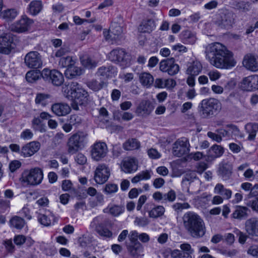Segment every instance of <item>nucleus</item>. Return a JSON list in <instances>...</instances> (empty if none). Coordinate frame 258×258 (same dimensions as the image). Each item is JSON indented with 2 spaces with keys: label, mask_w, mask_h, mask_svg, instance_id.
Masks as SVG:
<instances>
[{
  "label": "nucleus",
  "mask_w": 258,
  "mask_h": 258,
  "mask_svg": "<svg viewBox=\"0 0 258 258\" xmlns=\"http://www.w3.org/2000/svg\"><path fill=\"white\" fill-rule=\"evenodd\" d=\"M37 218L39 222L44 226H48L51 224L50 218L44 214L38 213Z\"/></svg>",
  "instance_id": "56"
},
{
  "label": "nucleus",
  "mask_w": 258,
  "mask_h": 258,
  "mask_svg": "<svg viewBox=\"0 0 258 258\" xmlns=\"http://www.w3.org/2000/svg\"><path fill=\"white\" fill-rule=\"evenodd\" d=\"M42 77L46 81H51L55 86H60L64 81L62 74L57 70L44 69L41 72Z\"/></svg>",
  "instance_id": "9"
},
{
  "label": "nucleus",
  "mask_w": 258,
  "mask_h": 258,
  "mask_svg": "<svg viewBox=\"0 0 258 258\" xmlns=\"http://www.w3.org/2000/svg\"><path fill=\"white\" fill-rule=\"evenodd\" d=\"M87 86L94 91H98L103 88L104 82L102 81L100 82L96 80H92L87 83Z\"/></svg>",
  "instance_id": "49"
},
{
  "label": "nucleus",
  "mask_w": 258,
  "mask_h": 258,
  "mask_svg": "<svg viewBox=\"0 0 258 258\" xmlns=\"http://www.w3.org/2000/svg\"><path fill=\"white\" fill-rule=\"evenodd\" d=\"M3 244L8 253L12 254L15 252V246L13 243L12 239H6L3 241Z\"/></svg>",
  "instance_id": "51"
},
{
  "label": "nucleus",
  "mask_w": 258,
  "mask_h": 258,
  "mask_svg": "<svg viewBox=\"0 0 258 258\" xmlns=\"http://www.w3.org/2000/svg\"><path fill=\"white\" fill-rule=\"evenodd\" d=\"M140 147V142L135 138L128 139L123 144V149L126 151H132L138 149Z\"/></svg>",
  "instance_id": "35"
},
{
  "label": "nucleus",
  "mask_w": 258,
  "mask_h": 258,
  "mask_svg": "<svg viewBox=\"0 0 258 258\" xmlns=\"http://www.w3.org/2000/svg\"><path fill=\"white\" fill-rule=\"evenodd\" d=\"M32 127L36 131H39L41 133L45 132V129L42 127L41 120L39 117H35L32 121Z\"/></svg>",
  "instance_id": "53"
},
{
  "label": "nucleus",
  "mask_w": 258,
  "mask_h": 258,
  "mask_svg": "<svg viewBox=\"0 0 258 258\" xmlns=\"http://www.w3.org/2000/svg\"><path fill=\"white\" fill-rule=\"evenodd\" d=\"M245 128L246 132L248 134V140H253L256 132L258 131V123H247L245 125Z\"/></svg>",
  "instance_id": "41"
},
{
  "label": "nucleus",
  "mask_w": 258,
  "mask_h": 258,
  "mask_svg": "<svg viewBox=\"0 0 258 258\" xmlns=\"http://www.w3.org/2000/svg\"><path fill=\"white\" fill-rule=\"evenodd\" d=\"M205 52L210 64L217 68L229 69L236 65L232 53L220 43L209 44Z\"/></svg>",
  "instance_id": "1"
},
{
  "label": "nucleus",
  "mask_w": 258,
  "mask_h": 258,
  "mask_svg": "<svg viewBox=\"0 0 258 258\" xmlns=\"http://www.w3.org/2000/svg\"><path fill=\"white\" fill-rule=\"evenodd\" d=\"M125 245L127 252L132 258H141L144 255V247L141 243Z\"/></svg>",
  "instance_id": "21"
},
{
  "label": "nucleus",
  "mask_w": 258,
  "mask_h": 258,
  "mask_svg": "<svg viewBox=\"0 0 258 258\" xmlns=\"http://www.w3.org/2000/svg\"><path fill=\"white\" fill-rule=\"evenodd\" d=\"M88 134L84 132H78L69 138L68 143V152L75 154L84 147Z\"/></svg>",
  "instance_id": "5"
},
{
  "label": "nucleus",
  "mask_w": 258,
  "mask_h": 258,
  "mask_svg": "<svg viewBox=\"0 0 258 258\" xmlns=\"http://www.w3.org/2000/svg\"><path fill=\"white\" fill-rule=\"evenodd\" d=\"M100 218L96 217L93 219L91 223V226L95 227L97 232L101 236L110 237L112 232L107 228H103L101 224H99Z\"/></svg>",
  "instance_id": "25"
},
{
  "label": "nucleus",
  "mask_w": 258,
  "mask_h": 258,
  "mask_svg": "<svg viewBox=\"0 0 258 258\" xmlns=\"http://www.w3.org/2000/svg\"><path fill=\"white\" fill-rule=\"evenodd\" d=\"M109 59L121 65H126L130 60V56L123 49L116 48L113 49L109 54Z\"/></svg>",
  "instance_id": "12"
},
{
  "label": "nucleus",
  "mask_w": 258,
  "mask_h": 258,
  "mask_svg": "<svg viewBox=\"0 0 258 258\" xmlns=\"http://www.w3.org/2000/svg\"><path fill=\"white\" fill-rule=\"evenodd\" d=\"M41 1L35 0L31 2L28 7V12L32 15L35 16L40 12L42 9Z\"/></svg>",
  "instance_id": "33"
},
{
  "label": "nucleus",
  "mask_w": 258,
  "mask_h": 258,
  "mask_svg": "<svg viewBox=\"0 0 258 258\" xmlns=\"http://www.w3.org/2000/svg\"><path fill=\"white\" fill-rule=\"evenodd\" d=\"M21 181L27 185L35 186L40 184L43 179V172L39 167L25 170L21 175Z\"/></svg>",
  "instance_id": "4"
},
{
  "label": "nucleus",
  "mask_w": 258,
  "mask_h": 258,
  "mask_svg": "<svg viewBox=\"0 0 258 258\" xmlns=\"http://www.w3.org/2000/svg\"><path fill=\"white\" fill-rule=\"evenodd\" d=\"M172 207L176 213H178L181 212L183 210L189 209L190 206L187 203H176L172 206Z\"/></svg>",
  "instance_id": "52"
},
{
  "label": "nucleus",
  "mask_w": 258,
  "mask_h": 258,
  "mask_svg": "<svg viewBox=\"0 0 258 258\" xmlns=\"http://www.w3.org/2000/svg\"><path fill=\"white\" fill-rule=\"evenodd\" d=\"M110 175L109 168L104 164H99L96 168L94 178L98 184H103L107 181Z\"/></svg>",
  "instance_id": "13"
},
{
  "label": "nucleus",
  "mask_w": 258,
  "mask_h": 258,
  "mask_svg": "<svg viewBox=\"0 0 258 258\" xmlns=\"http://www.w3.org/2000/svg\"><path fill=\"white\" fill-rule=\"evenodd\" d=\"M81 74V70L80 68L72 65L67 69L64 75L67 78L72 79L77 76Z\"/></svg>",
  "instance_id": "40"
},
{
  "label": "nucleus",
  "mask_w": 258,
  "mask_h": 258,
  "mask_svg": "<svg viewBox=\"0 0 258 258\" xmlns=\"http://www.w3.org/2000/svg\"><path fill=\"white\" fill-rule=\"evenodd\" d=\"M236 234L238 236L239 242L242 244L245 243L247 238L249 237L247 233H244L238 229L236 230Z\"/></svg>",
  "instance_id": "63"
},
{
  "label": "nucleus",
  "mask_w": 258,
  "mask_h": 258,
  "mask_svg": "<svg viewBox=\"0 0 258 258\" xmlns=\"http://www.w3.org/2000/svg\"><path fill=\"white\" fill-rule=\"evenodd\" d=\"M129 242H125V245L132 244L133 243H140L138 240L139 238V234L136 231H132L128 235Z\"/></svg>",
  "instance_id": "55"
},
{
  "label": "nucleus",
  "mask_w": 258,
  "mask_h": 258,
  "mask_svg": "<svg viewBox=\"0 0 258 258\" xmlns=\"http://www.w3.org/2000/svg\"><path fill=\"white\" fill-rule=\"evenodd\" d=\"M242 90L253 91L258 89V75H253L243 79L240 84Z\"/></svg>",
  "instance_id": "14"
},
{
  "label": "nucleus",
  "mask_w": 258,
  "mask_h": 258,
  "mask_svg": "<svg viewBox=\"0 0 258 258\" xmlns=\"http://www.w3.org/2000/svg\"><path fill=\"white\" fill-rule=\"evenodd\" d=\"M214 192L221 195L224 199H229L231 197L232 191L224 187L221 183H218L214 188Z\"/></svg>",
  "instance_id": "32"
},
{
  "label": "nucleus",
  "mask_w": 258,
  "mask_h": 258,
  "mask_svg": "<svg viewBox=\"0 0 258 258\" xmlns=\"http://www.w3.org/2000/svg\"><path fill=\"white\" fill-rule=\"evenodd\" d=\"M50 98V96L48 94L38 93L36 95L35 101L36 104L44 106L48 103Z\"/></svg>",
  "instance_id": "48"
},
{
  "label": "nucleus",
  "mask_w": 258,
  "mask_h": 258,
  "mask_svg": "<svg viewBox=\"0 0 258 258\" xmlns=\"http://www.w3.org/2000/svg\"><path fill=\"white\" fill-rule=\"evenodd\" d=\"M181 35L182 41L184 43L194 44L196 41L197 38L195 35L190 31H183Z\"/></svg>",
  "instance_id": "37"
},
{
  "label": "nucleus",
  "mask_w": 258,
  "mask_h": 258,
  "mask_svg": "<svg viewBox=\"0 0 258 258\" xmlns=\"http://www.w3.org/2000/svg\"><path fill=\"white\" fill-rule=\"evenodd\" d=\"M40 143L38 141H32L27 143L21 148V156L29 157L33 155L40 148Z\"/></svg>",
  "instance_id": "18"
},
{
  "label": "nucleus",
  "mask_w": 258,
  "mask_h": 258,
  "mask_svg": "<svg viewBox=\"0 0 258 258\" xmlns=\"http://www.w3.org/2000/svg\"><path fill=\"white\" fill-rule=\"evenodd\" d=\"M62 92L66 98L72 101V107L74 110H79V106L84 105L87 101L88 92L76 82L63 85Z\"/></svg>",
  "instance_id": "2"
},
{
  "label": "nucleus",
  "mask_w": 258,
  "mask_h": 258,
  "mask_svg": "<svg viewBox=\"0 0 258 258\" xmlns=\"http://www.w3.org/2000/svg\"><path fill=\"white\" fill-rule=\"evenodd\" d=\"M181 252H194V249L188 243H183L180 245Z\"/></svg>",
  "instance_id": "64"
},
{
  "label": "nucleus",
  "mask_w": 258,
  "mask_h": 258,
  "mask_svg": "<svg viewBox=\"0 0 258 258\" xmlns=\"http://www.w3.org/2000/svg\"><path fill=\"white\" fill-rule=\"evenodd\" d=\"M153 110L152 103L148 100H143L137 108V113L139 115L147 116L151 113Z\"/></svg>",
  "instance_id": "26"
},
{
  "label": "nucleus",
  "mask_w": 258,
  "mask_h": 258,
  "mask_svg": "<svg viewBox=\"0 0 258 258\" xmlns=\"http://www.w3.org/2000/svg\"><path fill=\"white\" fill-rule=\"evenodd\" d=\"M247 207H250L253 211L258 213V198L249 200L247 203Z\"/></svg>",
  "instance_id": "60"
},
{
  "label": "nucleus",
  "mask_w": 258,
  "mask_h": 258,
  "mask_svg": "<svg viewBox=\"0 0 258 258\" xmlns=\"http://www.w3.org/2000/svg\"><path fill=\"white\" fill-rule=\"evenodd\" d=\"M107 152V146L104 142H97L92 147L91 156L92 158L96 161H99L104 158Z\"/></svg>",
  "instance_id": "16"
},
{
  "label": "nucleus",
  "mask_w": 258,
  "mask_h": 258,
  "mask_svg": "<svg viewBox=\"0 0 258 258\" xmlns=\"http://www.w3.org/2000/svg\"><path fill=\"white\" fill-rule=\"evenodd\" d=\"M42 77L41 72L39 71H30L26 75V79L29 83H34Z\"/></svg>",
  "instance_id": "47"
},
{
  "label": "nucleus",
  "mask_w": 258,
  "mask_h": 258,
  "mask_svg": "<svg viewBox=\"0 0 258 258\" xmlns=\"http://www.w3.org/2000/svg\"><path fill=\"white\" fill-rule=\"evenodd\" d=\"M80 59L82 64L86 68L93 69L97 66V62L89 56H83Z\"/></svg>",
  "instance_id": "42"
},
{
  "label": "nucleus",
  "mask_w": 258,
  "mask_h": 258,
  "mask_svg": "<svg viewBox=\"0 0 258 258\" xmlns=\"http://www.w3.org/2000/svg\"><path fill=\"white\" fill-rule=\"evenodd\" d=\"M165 212V208L162 206H157L149 211V216L151 218H156L162 216Z\"/></svg>",
  "instance_id": "43"
},
{
  "label": "nucleus",
  "mask_w": 258,
  "mask_h": 258,
  "mask_svg": "<svg viewBox=\"0 0 258 258\" xmlns=\"http://www.w3.org/2000/svg\"><path fill=\"white\" fill-rule=\"evenodd\" d=\"M123 211L124 208L123 206L116 205H109L103 210L104 213H109L114 217L119 216Z\"/></svg>",
  "instance_id": "31"
},
{
  "label": "nucleus",
  "mask_w": 258,
  "mask_h": 258,
  "mask_svg": "<svg viewBox=\"0 0 258 258\" xmlns=\"http://www.w3.org/2000/svg\"><path fill=\"white\" fill-rule=\"evenodd\" d=\"M10 201L7 200H0V211L4 213L10 209Z\"/></svg>",
  "instance_id": "59"
},
{
  "label": "nucleus",
  "mask_w": 258,
  "mask_h": 258,
  "mask_svg": "<svg viewBox=\"0 0 258 258\" xmlns=\"http://www.w3.org/2000/svg\"><path fill=\"white\" fill-rule=\"evenodd\" d=\"M164 202H173L176 199V193L173 189H170L167 193L164 194Z\"/></svg>",
  "instance_id": "58"
},
{
  "label": "nucleus",
  "mask_w": 258,
  "mask_h": 258,
  "mask_svg": "<svg viewBox=\"0 0 258 258\" xmlns=\"http://www.w3.org/2000/svg\"><path fill=\"white\" fill-rule=\"evenodd\" d=\"M24 63L30 69L41 68L43 66L42 56L37 51H31L25 55Z\"/></svg>",
  "instance_id": "8"
},
{
  "label": "nucleus",
  "mask_w": 258,
  "mask_h": 258,
  "mask_svg": "<svg viewBox=\"0 0 258 258\" xmlns=\"http://www.w3.org/2000/svg\"><path fill=\"white\" fill-rule=\"evenodd\" d=\"M121 170L126 173L135 172L138 169V162L134 158H129L122 161Z\"/></svg>",
  "instance_id": "24"
},
{
  "label": "nucleus",
  "mask_w": 258,
  "mask_h": 258,
  "mask_svg": "<svg viewBox=\"0 0 258 258\" xmlns=\"http://www.w3.org/2000/svg\"><path fill=\"white\" fill-rule=\"evenodd\" d=\"M159 70L166 73L170 76H174L179 71V66L175 63L174 58H167L162 60L159 63Z\"/></svg>",
  "instance_id": "11"
},
{
  "label": "nucleus",
  "mask_w": 258,
  "mask_h": 258,
  "mask_svg": "<svg viewBox=\"0 0 258 258\" xmlns=\"http://www.w3.org/2000/svg\"><path fill=\"white\" fill-rule=\"evenodd\" d=\"M221 18L220 25L228 29L232 26L234 21L233 16L232 13H228L223 14L221 16Z\"/></svg>",
  "instance_id": "38"
},
{
  "label": "nucleus",
  "mask_w": 258,
  "mask_h": 258,
  "mask_svg": "<svg viewBox=\"0 0 258 258\" xmlns=\"http://www.w3.org/2000/svg\"><path fill=\"white\" fill-rule=\"evenodd\" d=\"M202 69L203 66L201 63L196 60L188 64L186 73L189 75L197 76L202 71Z\"/></svg>",
  "instance_id": "30"
},
{
  "label": "nucleus",
  "mask_w": 258,
  "mask_h": 258,
  "mask_svg": "<svg viewBox=\"0 0 258 258\" xmlns=\"http://www.w3.org/2000/svg\"><path fill=\"white\" fill-rule=\"evenodd\" d=\"M33 22V20L28 17H22L20 20L11 25V29L12 31L17 33L25 32L29 30Z\"/></svg>",
  "instance_id": "15"
},
{
  "label": "nucleus",
  "mask_w": 258,
  "mask_h": 258,
  "mask_svg": "<svg viewBox=\"0 0 258 258\" xmlns=\"http://www.w3.org/2000/svg\"><path fill=\"white\" fill-rule=\"evenodd\" d=\"M248 209L247 207L237 206L231 215V218L241 220L248 216Z\"/></svg>",
  "instance_id": "29"
},
{
  "label": "nucleus",
  "mask_w": 258,
  "mask_h": 258,
  "mask_svg": "<svg viewBox=\"0 0 258 258\" xmlns=\"http://www.w3.org/2000/svg\"><path fill=\"white\" fill-rule=\"evenodd\" d=\"M118 186L114 183H108L104 186L103 191L106 195H111L118 190Z\"/></svg>",
  "instance_id": "50"
},
{
  "label": "nucleus",
  "mask_w": 258,
  "mask_h": 258,
  "mask_svg": "<svg viewBox=\"0 0 258 258\" xmlns=\"http://www.w3.org/2000/svg\"><path fill=\"white\" fill-rule=\"evenodd\" d=\"M185 230L195 238L202 237L206 233V226L203 220L193 212L185 213L182 217Z\"/></svg>",
  "instance_id": "3"
},
{
  "label": "nucleus",
  "mask_w": 258,
  "mask_h": 258,
  "mask_svg": "<svg viewBox=\"0 0 258 258\" xmlns=\"http://www.w3.org/2000/svg\"><path fill=\"white\" fill-rule=\"evenodd\" d=\"M140 83L147 87H150L154 82V78L149 73L144 72L141 73L139 76Z\"/></svg>",
  "instance_id": "34"
},
{
  "label": "nucleus",
  "mask_w": 258,
  "mask_h": 258,
  "mask_svg": "<svg viewBox=\"0 0 258 258\" xmlns=\"http://www.w3.org/2000/svg\"><path fill=\"white\" fill-rule=\"evenodd\" d=\"M83 119L80 115L77 114H72L70 116L69 122L71 124L76 127L79 126L82 123Z\"/></svg>",
  "instance_id": "54"
},
{
  "label": "nucleus",
  "mask_w": 258,
  "mask_h": 258,
  "mask_svg": "<svg viewBox=\"0 0 258 258\" xmlns=\"http://www.w3.org/2000/svg\"><path fill=\"white\" fill-rule=\"evenodd\" d=\"M200 105L201 115L204 118L213 115L221 109L219 101L213 98L203 100Z\"/></svg>",
  "instance_id": "6"
},
{
  "label": "nucleus",
  "mask_w": 258,
  "mask_h": 258,
  "mask_svg": "<svg viewBox=\"0 0 258 258\" xmlns=\"http://www.w3.org/2000/svg\"><path fill=\"white\" fill-rule=\"evenodd\" d=\"M236 7L238 10L242 12L249 11L250 9V4L249 2L240 1L236 3Z\"/></svg>",
  "instance_id": "57"
},
{
  "label": "nucleus",
  "mask_w": 258,
  "mask_h": 258,
  "mask_svg": "<svg viewBox=\"0 0 258 258\" xmlns=\"http://www.w3.org/2000/svg\"><path fill=\"white\" fill-rule=\"evenodd\" d=\"M190 144L188 139L182 137L177 139L172 145V153L178 157L188 154L189 152Z\"/></svg>",
  "instance_id": "7"
},
{
  "label": "nucleus",
  "mask_w": 258,
  "mask_h": 258,
  "mask_svg": "<svg viewBox=\"0 0 258 258\" xmlns=\"http://www.w3.org/2000/svg\"><path fill=\"white\" fill-rule=\"evenodd\" d=\"M15 36L11 33H6L0 36V53L10 54L15 47Z\"/></svg>",
  "instance_id": "10"
},
{
  "label": "nucleus",
  "mask_w": 258,
  "mask_h": 258,
  "mask_svg": "<svg viewBox=\"0 0 258 258\" xmlns=\"http://www.w3.org/2000/svg\"><path fill=\"white\" fill-rule=\"evenodd\" d=\"M224 152V148L222 146L214 145L208 151L207 156L209 160H214L221 157Z\"/></svg>",
  "instance_id": "28"
},
{
  "label": "nucleus",
  "mask_w": 258,
  "mask_h": 258,
  "mask_svg": "<svg viewBox=\"0 0 258 258\" xmlns=\"http://www.w3.org/2000/svg\"><path fill=\"white\" fill-rule=\"evenodd\" d=\"M232 166L228 163H221L219 165V175L224 180H228L232 174Z\"/></svg>",
  "instance_id": "27"
},
{
  "label": "nucleus",
  "mask_w": 258,
  "mask_h": 258,
  "mask_svg": "<svg viewBox=\"0 0 258 258\" xmlns=\"http://www.w3.org/2000/svg\"><path fill=\"white\" fill-rule=\"evenodd\" d=\"M149 157L152 159H157L161 157V154L155 149L151 148L147 151Z\"/></svg>",
  "instance_id": "62"
},
{
  "label": "nucleus",
  "mask_w": 258,
  "mask_h": 258,
  "mask_svg": "<svg viewBox=\"0 0 258 258\" xmlns=\"http://www.w3.org/2000/svg\"><path fill=\"white\" fill-rule=\"evenodd\" d=\"M155 27V22L152 19H149L142 23L140 25L139 30L142 32H150Z\"/></svg>",
  "instance_id": "39"
},
{
  "label": "nucleus",
  "mask_w": 258,
  "mask_h": 258,
  "mask_svg": "<svg viewBox=\"0 0 258 258\" xmlns=\"http://www.w3.org/2000/svg\"><path fill=\"white\" fill-rule=\"evenodd\" d=\"M18 12L16 10L8 9L2 11L1 13V17L8 21L14 19L17 16Z\"/></svg>",
  "instance_id": "46"
},
{
  "label": "nucleus",
  "mask_w": 258,
  "mask_h": 258,
  "mask_svg": "<svg viewBox=\"0 0 258 258\" xmlns=\"http://www.w3.org/2000/svg\"><path fill=\"white\" fill-rule=\"evenodd\" d=\"M243 64L247 70L256 72L258 70V57L251 54H247L244 57Z\"/></svg>",
  "instance_id": "22"
},
{
  "label": "nucleus",
  "mask_w": 258,
  "mask_h": 258,
  "mask_svg": "<svg viewBox=\"0 0 258 258\" xmlns=\"http://www.w3.org/2000/svg\"><path fill=\"white\" fill-rule=\"evenodd\" d=\"M25 224V220L22 218L18 216L12 217L10 220V226L17 229H22Z\"/></svg>",
  "instance_id": "36"
},
{
  "label": "nucleus",
  "mask_w": 258,
  "mask_h": 258,
  "mask_svg": "<svg viewBox=\"0 0 258 258\" xmlns=\"http://www.w3.org/2000/svg\"><path fill=\"white\" fill-rule=\"evenodd\" d=\"M122 28L117 24L112 25L108 31L103 32L105 39L108 41H116L122 33ZM113 43V42H111Z\"/></svg>",
  "instance_id": "19"
},
{
  "label": "nucleus",
  "mask_w": 258,
  "mask_h": 258,
  "mask_svg": "<svg viewBox=\"0 0 258 258\" xmlns=\"http://www.w3.org/2000/svg\"><path fill=\"white\" fill-rule=\"evenodd\" d=\"M117 74L116 69L112 66L100 67L96 73V75L101 80H106L112 78Z\"/></svg>",
  "instance_id": "20"
},
{
  "label": "nucleus",
  "mask_w": 258,
  "mask_h": 258,
  "mask_svg": "<svg viewBox=\"0 0 258 258\" xmlns=\"http://www.w3.org/2000/svg\"><path fill=\"white\" fill-rule=\"evenodd\" d=\"M33 133L30 129L24 130L20 135L21 139L24 140H30L32 139Z\"/></svg>",
  "instance_id": "61"
},
{
  "label": "nucleus",
  "mask_w": 258,
  "mask_h": 258,
  "mask_svg": "<svg viewBox=\"0 0 258 258\" xmlns=\"http://www.w3.org/2000/svg\"><path fill=\"white\" fill-rule=\"evenodd\" d=\"M151 175L149 171H143L134 177L132 179L131 181L133 183H137L142 180L149 179L151 178Z\"/></svg>",
  "instance_id": "44"
},
{
  "label": "nucleus",
  "mask_w": 258,
  "mask_h": 258,
  "mask_svg": "<svg viewBox=\"0 0 258 258\" xmlns=\"http://www.w3.org/2000/svg\"><path fill=\"white\" fill-rule=\"evenodd\" d=\"M245 230L250 237H258V218L251 217L245 222Z\"/></svg>",
  "instance_id": "17"
},
{
  "label": "nucleus",
  "mask_w": 258,
  "mask_h": 258,
  "mask_svg": "<svg viewBox=\"0 0 258 258\" xmlns=\"http://www.w3.org/2000/svg\"><path fill=\"white\" fill-rule=\"evenodd\" d=\"M76 61L72 56H67L62 57L58 61V65L61 68H68L72 65H75Z\"/></svg>",
  "instance_id": "45"
},
{
  "label": "nucleus",
  "mask_w": 258,
  "mask_h": 258,
  "mask_svg": "<svg viewBox=\"0 0 258 258\" xmlns=\"http://www.w3.org/2000/svg\"><path fill=\"white\" fill-rule=\"evenodd\" d=\"M52 111L58 116H65L71 111L70 106L65 103H56L51 106Z\"/></svg>",
  "instance_id": "23"
}]
</instances>
